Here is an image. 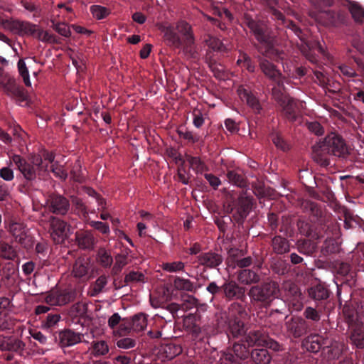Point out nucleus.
Listing matches in <instances>:
<instances>
[{
    "label": "nucleus",
    "mask_w": 364,
    "mask_h": 364,
    "mask_svg": "<svg viewBox=\"0 0 364 364\" xmlns=\"http://www.w3.org/2000/svg\"><path fill=\"white\" fill-rule=\"evenodd\" d=\"M242 23L250 30L258 42L254 44V47L259 53L255 58L263 74L272 82L284 77L277 66L269 60H282L284 53L274 47V38L270 34L267 24L262 21L255 20L248 14L243 15Z\"/></svg>",
    "instance_id": "f257e3e1"
},
{
    "label": "nucleus",
    "mask_w": 364,
    "mask_h": 364,
    "mask_svg": "<svg viewBox=\"0 0 364 364\" xmlns=\"http://www.w3.org/2000/svg\"><path fill=\"white\" fill-rule=\"evenodd\" d=\"M175 31L167 28L164 31L165 43L174 48H182L187 58H196L198 53L195 47V38L190 24L186 21H179Z\"/></svg>",
    "instance_id": "f03ea898"
},
{
    "label": "nucleus",
    "mask_w": 364,
    "mask_h": 364,
    "mask_svg": "<svg viewBox=\"0 0 364 364\" xmlns=\"http://www.w3.org/2000/svg\"><path fill=\"white\" fill-rule=\"evenodd\" d=\"M314 160L322 166L330 164L329 156L345 158L348 149L344 139L336 133L328 134L312 146Z\"/></svg>",
    "instance_id": "7ed1b4c3"
},
{
    "label": "nucleus",
    "mask_w": 364,
    "mask_h": 364,
    "mask_svg": "<svg viewBox=\"0 0 364 364\" xmlns=\"http://www.w3.org/2000/svg\"><path fill=\"white\" fill-rule=\"evenodd\" d=\"M301 208L306 213L316 219L314 232L318 233V239L331 236L339 237L340 228L337 223L328 221L320 205L311 200H305L301 203Z\"/></svg>",
    "instance_id": "20e7f679"
},
{
    "label": "nucleus",
    "mask_w": 364,
    "mask_h": 364,
    "mask_svg": "<svg viewBox=\"0 0 364 364\" xmlns=\"http://www.w3.org/2000/svg\"><path fill=\"white\" fill-rule=\"evenodd\" d=\"M247 295L252 304L267 309L276 299L279 298L281 290L277 282L267 279L260 284L251 286Z\"/></svg>",
    "instance_id": "39448f33"
},
{
    "label": "nucleus",
    "mask_w": 364,
    "mask_h": 364,
    "mask_svg": "<svg viewBox=\"0 0 364 364\" xmlns=\"http://www.w3.org/2000/svg\"><path fill=\"white\" fill-rule=\"evenodd\" d=\"M11 161L15 164L27 182H33L41 178L48 171V163H44L40 154H30L28 159L14 154Z\"/></svg>",
    "instance_id": "423d86ee"
},
{
    "label": "nucleus",
    "mask_w": 364,
    "mask_h": 364,
    "mask_svg": "<svg viewBox=\"0 0 364 364\" xmlns=\"http://www.w3.org/2000/svg\"><path fill=\"white\" fill-rule=\"evenodd\" d=\"M206 291L213 296L211 300L218 296L228 301L244 302L247 299L246 288L232 279H225L220 286L215 282H211L206 287Z\"/></svg>",
    "instance_id": "0eeeda50"
},
{
    "label": "nucleus",
    "mask_w": 364,
    "mask_h": 364,
    "mask_svg": "<svg viewBox=\"0 0 364 364\" xmlns=\"http://www.w3.org/2000/svg\"><path fill=\"white\" fill-rule=\"evenodd\" d=\"M5 229L14 237L16 242L23 244L26 238V225L21 222L17 211L6 207L4 211Z\"/></svg>",
    "instance_id": "6e6552de"
},
{
    "label": "nucleus",
    "mask_w": 364,
    "mask_h": 364,
    "mask_svg": "<svg viewBox=\"0 0 364 364\" xmlns=\"http://www.w3.org/2000/svg\"><path fill=\"white\" fill-rule=\"evenodd\" d=\"M1 28L16 34L31 36L36 38L40 29L37 25L31 22L8 18L2 14Z\"/></svg>",
    "instance_id": "1a4fd4ad"
},
{
    "label": "nucleus",
    "mask_w": 364,
    "mask_h": 364,
    "mask_svg": "<svg viewBox=\"0 0 364 364\" xmlns=\"http://www.w3.org/2000/svg\"><path fill=\"white\" fill-rule=\"evenodd\" d=\"M217 325L219 328L227 326L226 333L229 338H239L246 333L244 322L239 317L228 319L225 314H220L217 316Z\"/></svg>",
    "instance_id": "9d476101"
},
{
    "label": "nucleus",
    "mask_w": 364,
    "mask_h": 364,
    "mask_svg": "<svg viewBox=\"0 0 364 364\" xmlns=\"http://www.w3.org/2000/svg\"><path fill=\"white\" fill-rule=\"evenodd\" d=\"M311 16L326 26H339L345 24L348 19V14L342 10L320 11L318 13L312 12Z\"/></svg>",
    "instance_id": "9b49d317"
},
{
    "label": "nucleus",
    "mask_w": 364,
    "mask_h": 364,
    "mask_svg": "<svg viewBox=\"0 0 364 364\" xmlns=\"http://www.w3.org/2000/svg\"><path fill=\"white\" fill-rule=\"evenodd\" d=\"M1 91L16 102L21 103L26 100L27 96L23 89L16 82L15 77L1 71Z\"/></svg>",
    "instance_id": "f8f14e48"
},
{
    "label": "nucleus",
    "mask_w": 364,
    "mask_h": 364,
    "mask_svg": "<svg viewBox=\"0 0 364 364\" xmlns=\"http://www.w3.org/2000/svg\"><path fill=\"white\" fill-rule=\"evenodd\" d=\"M50 237L55 244H63L70 235V225L63 220L50 216L48 220Z\"/></svg>",
    "instance_id": "ddd939ff"
},
{
    "label": "nucleus",
    "mask_w": 364,
    "mask_h": 364,
    "mask_svg": "<svg viewBox=\"0 0 364 364\" xmlns=\"http://www.w3.org/2000/svg\"><path fill=\"white\" fill-rule=\"evenodd\" d=\"M230 213L238 225H242L252 207V198L240 195L230 205Z\"/></svg>",
    "instance_id": "4468645a"
},
{
    "label": "nucleus",
    "mask_w": 364,
    "mask_h": 364,
    "mask_svg": "<svg viewBox=\"0 0 364 364\" xmlns=\"http://www.w3.org/2000/svg\"><path fill=\"white\" fill-rule=\"evenodd\" d=\"M250 353L245 343H235L232 348L224 352L220 358L219 364H242L248 358Z\"/></svg>",
    "instance_id": "2eb2a0df"
},
{
    "label": "nucleus",
    "mask_w": 364,
    "mask_h": 364,
    "mask_svg": "<svg viewBox=\"0 0 364 364\" xmlns=\"http://www.w3.org/2000/svg\"><path fill=\"white\" fill-rule=\"evenodd\" d=\"M197 289L196 283L188 279L176 276L173 277V284H167L163 288V294L165 300H171L175 295V291L195 293Z\"/></svg>",
    "instance_id": "dca6fc26"
},
{
    "label": "nucleus",
    "mask_w": 364,
    "mask_h": 364,
    "mask_svg": "<svg viewBox=\"0 0 364 364\" xmlns=\"http://www.w3.org/2000/svg\"><path fill=\"white\" fill-rule=\"evenodd\" d=\"M46 206L47 210L55 215H65L70 210L69 200L65 196L52 193L46 199Z\"/></svg>",
    "instance_id": "f3484780"
},
{
    "label": "nucleus",
    "mask_w": 364,
    "mask_h": 364,
    "mask_svg": "<svg viewBox=\"0 0 364 364\" xmlns=\"http://www.w3.org/2000/svg\"><path fill=\"white\" fill-rule=\"evenodd\" d=\"M76 291L73 289L52 290L45 298L47 304L53 306H63L73 301Z\"/></svg>",
    "instance_id": "a211bd4d"
},
{
    "label": "nucleus",
    "mask_w": 364,
    "mask_h": 364,
    "mask_svg": "<svg viewBox=\"0 0 364 364\" xmlns=\"http://www.w3.org/2000/svg\"><path fill=\"white\" fill-rule=\"evenodd\" d=\"M55 341L61 348H67L75 346L80 342L83 337V334L75 332L72 329L65 328L54 333Z\"/></svg>",
    "instance_id": "6ab92c4d"
},
{
    "label": "nucleus",
    "mask_w": 364,
    "mask_h": 364,
    "mask_svg": "<svg viewBox=\"0 0 364 364\" xmlns=\"http://www.w3.org/2000/svg\"><path fill=\"white\" fill-rule=\"evenodd\" d=\"M147 326L146 314L139 313L132 318H124L120 325V333H126L131 330L135 332H140L145 329Z\"/></svg>",
    "instance_id": "aec40b11"
},
{
    "label": "nucleus",
    "mask_w": 364,
    "mask_h": 364,
    "mask_svg": "<svg viewBox=\"0 0 364 364\" xmlns=\"http://www.w3.org/2000/svg\"><path fill=\"white\" fill-rule=\"evenodd\" d=\"M285 326L288 334L294 338L301 337L309 331V323L299 316L291 317L285 323Z\"/></svg>",
    "instance_id": "412c9836"
},
{
    "label": "nucleus",
    "mask_w": 364,
    "mask_h": 364,
    "mask_svg": "<svg viewBox=\"0 0 364 364\" xmlns=\"http://www.w3.org/2000/svg\"><path fill=\"white\" fill-rule=\"evenodd\" d=\"M331 291L324 283H318L311 285L308 289V294L310 299L316 304L326 306L328 303Z\"/></svg>",
    "instance_id": "4be33fe9"
},
{
    "label": "nucleus",
    "mask_w": 364,
    "mask_h": 364,
    "mask_svg": "<svg viewBox=\"0 0 364 364\" xmlns=\"http://www.w3.org/2000/svg\"><path fill=\"white\" fill-rule=\"evenodd\" d=\"M330 344L328 336H323L319 334H310L302 341V346L308 350L312 353H318L319 350H323L325 345Z\"/></svg>",
    "instance_id": "5701e85b"
},
{
    "label": "nucleus",
    "mask_w": 364,
    "mask_h": 364,
    "mask_svg": "<svg viewBox=\"0 0 364 364\" xmlns=\"http://www.w3.org/2000/svg\"><path fill=\"white\" fill-rule=\"evenodd\" d=\"M2 272L1 281L7 287H11L16 284L17 278L18 264L16 261H3L1 260Z\"/></svg>",
    "instance_id": "b1692460"
},
{
    "label": "nucleus",
    "mask_w": 364,
    "mask_h": 364,
    "mask_svg": "<svg viewBox=\"0 0 364 364\" xmlns=\"http://www.w3.org/2000/svg\"><path fill=\"white\" fill-rule=\"evenodd\" d=\"M237 94L242 101L246 102L255 114H261L262 110L261 104L251 90L244 86H240L237 89Z\"/></svg>",
    "instance_id": "393cba45"
},
{
    "label": "nucleus",
    "mask_w": 364,
    "mask_h": 364,
    "mask_svg": "<svg viewBox=\"0 0 364 364\" xmlns=\"http://www.w3.org/2000/svg\"><path fill=\"white\" fill-rule=\"evenodd\" d=\"M310 218L307 219L301 217L298 219L296 226L299 233L312 240L318 239V233L314 232L316 219L309 215Z\"/></svg>",
    "instance_id": "a878e982"
},
{
    "label": "nucleus",
    "mask_w": 364,
    "mask_h": 364,
    "mask_svg": "<svg viewBox=\"0 0 364 364\" xmlns=\"http://www.w3.org/2000/svg\"><path fill=\"white\" fill-rule=\"evenodd\" d=\"M328 341L330 344L325 345L322 351L324 358L328 360L338 359L345 349V344L331 338H328Z\"/></svg>",
    "instance_id": "bb28decb"
},
{
    "label": "nucleus",
    "mask_w": 364,
    "mask_h": 364,
    "mask_svg": "<svg viewBox=\"0 0 364 364\" xmlns=\"http://www.w3.org/2000/svg\"><path fill=\"white\" fill-rule=\"evenodd\" d=\"M237 282L243 285H256L261 281V277L252 269H243L236 272Z\"/></svg>",
    "instance_id": "cd10ccee"
},
{
    "label": "nucleus",
    "mask_w": 364,
    "mask_h": 364,
    "mask_svg": "<svg viewBox=\"0 0 364 364\" xmlns=\"http://www.w3.org/2000/svg\"><path fill=\"white\" fill-rule=\"evenodd\" d=\"M198 320L199 316L194 314H189L183 318L184 328L194 339H200L202 337V330L198 323Z\"/></svg>",
    "instance_id": "c85d7f7f"
},
{
    "label": "nucleus",
    "mask_w": 364,
    "mask_h": 364,
    "mask_svg": "<svg viewBox=\"0 0 364 364\" xmlns=\"http://www.w3.org/2000/svg\"><path fill=\"white\" fill-rule=\"evenodd\" d=\"M198 262L200 264L209 269H215L223 263V256L217 252L209 251L199 255Z\"/></svg>",
    "instance_id": "c756f323"
},
{
    "label": "nucleus",
    "mask_w": 364,
    "mask_h": 364,
    "mask_svg": "<svg viewBox=\"0 0 364 364\" xmlns=\"http://www.w3.org/2000/svg\"><path fill=\"white\" fill-rule=\"evenodd\" d=\"M267 339V334L262 329H254L245 333L242 341L248 347L257 346H262Z\"/></svg>",
    "instance_id": "7c9ffc66"
},
{
    "label": "nucleus",
    "mask_w": 364,
    "mask_h": 364,
    "mask_svg": "<svg viewBox=\"0 0 364 364\" xmlns=\"http://www.w3.org/2000/svg\"><path fill=\"white\" fill-rule=\"evenodd\" d=\"M75 240L78 247L83 250H92L96 244V239L91 230H78L75 232Z\"/></svg>",
    "instance_id": "2f4dec72"
},
{
    "label": "nucleus",
    "mask_w": 364,
    "mask_h": 364,
    "mask_svg": "<svg viewBox=\"0 0 364 364\" xmlns=\"http://www.w3.org/2000/svg\"><path fill=\"white\" fill-rule=\"evenodd\" d=\"M279 105L282 108L283 114L290 122H295L298 117V103L293 98L289 97L280 103Z\"/></svg>",
    "instance_id": "473e14b6"
},
{
    "label": "nucleus",
    "mask_w": 364,
    "mask_h": 364,
    "mask_svg": "<svg viewBox=\"0 0 364 364\" xmlns=\"http://www.w3.org/2000/svg\"><path fill=\"white\" fill-rule=\"evenodd\" d=\"M1 351L18 352L24 347V343L15 336H8L1 333Z\"/></svg>",
    "instance_id": "72a5a7b5"
},
{
    "label": "nucleus",
    "mask_w": 364,
    "mask_h": 364,
    "mask_svg": "<svg viewBox=\"0 0 364 364\" xmlns=\"http://www.w3.org/2000/svg\"><path fill=\"white\" fill-rule=\"evenodd\" d=\"M226 176L231 184L242 188L247 187V178L240 168L228 170Z\"/></svg>",
    "instance_id": "f704fd0d"
},
{
    "label": "nucleus",
    "mask_w": 364,
    "mask_h": 364,
    "mask_svg": "<svg viewBox=\"0 0 364 364\" xmlns=\"http://www.w3.org/2000/svg\"><path fill=\"white\" fill-rule=\"evenodd\" d=\"M284 78L282 77L272 81V95L279 105L289 97L285 92Z\"/></svg>",
    "instance_id": "c9c22d12"
},
{
    "label": "nucleus",
    "mask_w": 364,
    "mask_h": 364,
    "mask_svg": "<svg viewBox=\"0 0 364 364\" xmlns=\"http://www.w3.org/2000/svg\"><path fill=\"white\" fill-rule=\"evenodd\" d=\"M270 246L272 252L277 255H284L289 252L290 245L289 240L281 236L275 235L272 237Z\"/></svg>",
    "instance_id": "e433bc0d"
},
{
    "label": "nucleus",
    "mask_w": 364,
    "mask_h": 364,
    "mask_svg": "<svg viewBox=\"0 0 364 364\" xmlns=\"http://www.w3.org/2000/svg\"><path fill=\"white\" fill-rule=\"evenodd\" d=\"M182 353V348L180 345L171 342L164 343L161 346L159 353L162 358L171 360Z\"/></svg>",
    "instance_id": "4c0bfd02"
},
{
    "label": "nucleus",
    "mask_w": 364,
    "mask_h": 364,
    "mask_svg": "<svg viewBox=\"0 0 364 364\" xmlns=\"http://www.w3.org/2000/svg\"><path fill=\"white\" fill-rule=\"evenodd\" d=\"M90 355L98 358L105 356L109 351L107 343L105 341H93L88 348Z\"/></svg>",
    "instance_id": "58836bf2"
},
{
    "label": "nucleus",
    "mask_w": 364,
    "mask_h": 364,
    "mask_svg": "<svg viewBox=\"0 0 364 364\" xmlns=\"http://www.w3.org/2000/svg\"><path fill=\"white\" fill-rule=\"evenodd\" d=\"M250 356L255 364H269L272 358L266 348H255L252 350Z\"/></svg>",
    "instance_id": "ea45409f"
},
{
    "label": "nucleus",
    "mask_w": 364,
    "mask_h": 364,
    "mask_svg": "<svg viewBox=\"0 0 364 364\" xmlns=\"http://www.w3.org/2000/svg\"><path fill=\"white\" fill-rule=\"evenodd\" d=\"M295 245L297 251L306 256H312L316 250V245L309 239H299Z\"/></svg>",
    "instance_id": "a19ab883"
},
{
    "label": "nucleus",
    "mask_w": 364,
    "mask_h": 364,
    "mask_svg": "<svg viewBox=\"0 0 364 364\" xmlns=\"http://www.w3.org/2000/svg\"><path fill=\"white\" fill-rule=\"evenodd\" d=\"M326 306L316 304V307L307 306L303 313L306 319L317 323L321 320V314L323 312Z\"/></svg>",
    "instance_id": "79ce46f5"
},
{
    "label": "nucleus",
    "mask_w": 364,
    "mask_h": 364,
    "mask_svg": "<svg viewBox=\"0 0 364 364\" xmlns=\"http://www.w3.org/2000/svg\"><path fill=\"white\" fill-rule=\"evenodd\" d=\"M338 237L331 236L326 239L321 249L323 255H331L339 252L340 245L337 240Z\"/></svg>",
    "instance_id": "37998d69"
},
{
    "label": "nucleus",
    "mask_w": 364,
    "mask_h": 364,
    "mask_svg": "<svg viewBox=\"0 0 364 364\" xmlns=\"http://www.w3.org/2000/svg\"><path fill=\"white\" fill-rule=\"evenodd\" d=\"M237 65L246 69L250 73H254L256 69L255 61L249 55L243 51L240 52V55L237 60Z\"/></svg>",
    "instance_id": "c03bdc74"
},
{
    "label": "nucleus",
    "mask_w": 364,
    "mask_h": 364,
    "mask_svg": "<svg viewBox=\"0 0 364 364\" xmlns=\"http://www.w3.org/2000/svg\"><path fill=\"white\" fill-rule=\"evenodd\" d=\"M270 138L278 149L284 152L290 149L289 144L284 139L280 132L273 130L270 134Z\"/></svg>",
    "instance_id": "a18cd8bd"
},
{
    "label": "nucleus",
    "mask_w": 364,
    "mask_h": 364,
    "mask_svg": "<svg viewBox=\"0 0 364 364\" xmlns=\"http://www.w3.org/2000/svg\"><path fill=\"white\" fill-rule=\"evenodd\" d=\"M97 261L102 267L108 268L113 263V258L107 250L100 248L97 253Z\"/></svg>",
    "instance_id": "49530a36"
},
{
    "label": "nucleus",
    "mask_w": 364,
    "mask_h": 364,
    "mask_svg": "<svg viewBox=\"0 0 364 364\" xmlns=\"http://www.w3.org/2000/svg\"><path fill=\"white\" fill-rule=\"evenodd\" d=\"M89 269V262L84 259H78L73 265V272L75 277H82L85 276Z\"/></svg>",
    "instance_id": "de8ad7c7"
},
{
    "label": "nucleus",
    "mask_w": 364,
    "mask_h": 364,
    "mask_svg": "<svg viewBox=\"0 0 364 364\" xmlns=\"http://www.w3.org/2000/svg\"><path fill=\"white\" fill-rule=\"evenodd\" d=\"M349 11L356 23H363L364 22V9L358 3H349Z\"/></svg>",
    "instance_id": "09e8293b"
},
{
    "label": "nucleus",
    "mask_w": 364,
    "mask_h": 364,
    "mask_svg": "<svg viewBox=\"0 0 364 364\" xmlns=\"http://www.w3.org/2000/svg\"><path fill=\"white\" fill-rule=\"evenodd\" d=\"M144 275L141 272L132 271L126 274L124 280V284H120L117 286L116 281H114V288L116 289L121 288L123 286L127 285L130 282H144Z\"/></svg>",
    "instance_id": "8fccbe9b"
},
{
    "label": "nucleus",
    "mask_w": 364,
    "mask_h": 364,
    "mask_svg": "<svg viewBox=\"0 0 364 364\" xmlns=\"http://www.w3.org/2000/svg\"><path fill=\"white\" fill-rule=\"evenodd\" d=\"M239 301H232L228 306V311L232 318L239 317L241 318L247 316L245 306Z\"/></svg>",
    "instance_id": "3c124183"
},
{
    "label": "nucleus",
    "mask_w": 364,
    "mask_h": 364,
    "mask_svg": "<svg viewBox=\"0 0 364 364\" xmlns=\"http://www.w3.org/2000/svg\"><path fill=\"white\" fill-rule=\"evenodd\" d=\"M287 296L293 301L298 302L301 296L299 288L294 283H287L284 286Z\"/></svg>",
    "instance_id": "603ef678"
},
{
    "label": "nucleus",
    "mask_w": 364,
    "mask_h": 364,
    "mask_svg": "<svg viewBox=\"0 0 364 364\" xmlns=\"http://www.w3.org/2000/svg\"><path fill=\"white\" fill-rule=\"evenodd\" d=\"M350 338L358 348H364V331L361 329H353L350 333Z\"/></svg>",
    "instance_id": "864d4df0"
},
{
    "label": "nucleus",
    "mask_w": 364,
    "mask_h": 364,
    "mask_svg": "<svg viewBox=\"0 0 364 364\" xmlns=\"http://www.w3.org/2000/svg\"><path fill=\"white\" fill-rule=\"evenodd\" d=\"M16 252L12 246L1 242V260L3 261H15Z\"/></svg>",
    "instance_id": "5fc2aeb1"
},
{
    "label": "nucleus",
    "mask_w": 364,
    "mask_h": 364,
    "mask_svg": "<svg viewBox=\"0 0 364 364\" xmlns=\"http://www.w3.org/2000/svg\"><path fill=\"white\" fill-rule=\"evenodd\" d=\"M127 256L124 255L118 254L115 257V263L112 268L111 273L112 275H118L123 267L127 264Z\"/></svg>",
    "instance_id": "6e6d98bb"
},
{
    "label": "nucleus",
    "mask_w": 364,
    "mask_h": 364,
    "mask_svg": "<svg viewBox=\"0 0 364 364\" xmlns=\"http://www.w3.org/2000/svg\"><path fill=\"white\" fill-rule=\"evenodd\" d=\"M107 284V278L105 275L99 277L92 286L91 296H96L101 293Z\"/></svg>",
    "instance_id": "4d7b16f0"
},
{
    "label": "nucleus",
    "mask_w": 364,
    "mask_h": 364,
    "mask_svg": "<svg viewBox=\"0 0 364 364\" xmlns=\"http://www.w3.org/2000/svg\"><path fill=\"white\" fill-rule=\"evenodd\" d=\"M90 12L93 16L98 20L106 18L110 14L109 9L100 5L92 6L90 7Z\"/></svg>",
    "instance_id": "13d9d810"
},
{
    "label": "nucleus",
    "mask_w": 364,
    "mask_h": 364,
    "mask_svg": "<svg viewBox=\"0 0 364 364\" xmlns=\"http://www.w3.org/2000/svg\"><path fill=\"white\" fill-rule=\"evenodd\" d=\"M18 70L20 75L23 78L25 85L27 87H31V82L29 77V73L25 62L22 59H20L18 62Z\"/></svg>",
    "instance_id": "bf43d9fd"
},
{
    "label": "nucleus",
    "mask_w": 364,
    "mask_h": 364,
    "mask_svg": "<svg viewBox=\"0 0 364 364\" xmlns=\"http://www.w3.org/2000/svg\"><path fill=\"white\" fill-rule=\"evenodd\" d=\"M271 268L274 274L278 275H284L289 272L288 264L282 259H278L274 262Z\"/></svg>",
    "instance_id": "052dcab7"
},
{
    "label": "nucleus",
    "mask_w": 364,
    "mask_h": 364,
    "mask_svg": "<svg viewBox=\"0 0 364 364\" xmlns=\"http://www.w3.org/2000/svg\"><path fill=\"white\" fill-rule=\"evenodd\" d=\"M185 264L181 261L166 262L162 264L164 271L168 272H178L184 269Z\"/></svg>",
    "instance_id": "680f3d73"
},
{
    "label": "nucleus",
    "mask_w": 364,
    "mask_h": 364,
    "mask_svg": "<svg viewBox=\"0 0 364 364\" xmlns=\"http://www.w3.org/2000/svg\"><path fill=\"white\" fill-rule=\"evenodd\" d=\"M265 342L262 346H264L274 352H282L285 350L283 344L279 343L277 341L271 338L267 335V339H265Z\"/></svg>",
    "instance_id": "e2e57ef3"
},
{
    "label": "nucleus",
    "mask_w": 364,
    "mask_h": 364,
    "mask_svg": "<svg viewBox=\"0 0 364 364\" xmlns=\"http://www.w3.org/2000/svg\"><path fill=\"white\" fill-rule=\"evenodd\" d=\"M51 27L58 32L60 35L69 37L71 34L70 30L68 26L65 23H55L54 21H52Z\"/></svg>",
    "instance_id": "0e129e2a"
},
{
    "label": "nucleus",
    "mask_w": 364,
    "mask_h": 364,
    "mask_svg": "<svg viewBox=\"0 0 364 364\" xmlns=\"http://www.w3.org/2000/svg\"><path fill=\"white\" fill-rule=\"evenodd\" d=\"M198 299L192 295H185L183 296V303L181 307L183 310L188 311L197 306Z\"/></svg>",
    "instance_id": "69168bd1"
},
{
    "label": "nucleus",
    "mask_w": 364,
    "mask_h": 364,
    "mask_svg": "<svg viewBox=\"0 0 364 364\" xmlns=\"http://www.w3.org/2000/svg\"><path fill=\"white\" fill-rule=\"evenodd\" d=\"M60 320V316L58 314H48L43 321V326L46 328L55 326Z\"/></svg>",
    "instance_id": "338daca9"
},
{
    "label": "nucleus",
    "mask_w": 364,
    "mask_h": 364,
    "mask_svg": "<svg viewBox=\"0 0 364 364\" xmlns=\"http://www.w3.org/2000/svg\"><path fill=\"white\" fill-rule=\"evenodd\" d=\"M89 225L103 235H108L109 233V227L106 223L92 220L89 222Z\"/></svg>",
    "instance_id": "774afa93"
}]
</instances>
